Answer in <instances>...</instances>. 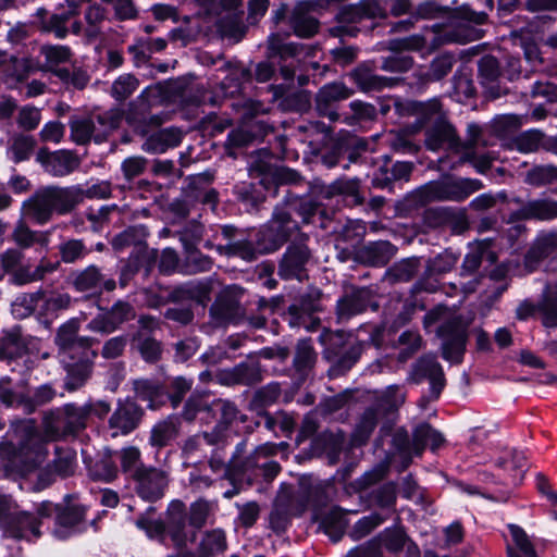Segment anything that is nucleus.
I'll return each instance as SVG.
<instances>
[{"label":"nucleus","instance_id":"49","mask_svg":"<svg viewBox=\"0 0 557 557\" xmlns=\"http://www.w3.org/2000/svg\"><path fill=\"white\" fill-rule=\"evenodd\" d=\"M48 14L47 10L40 8L37 10V16L40 21V29L47 33H53L57 38H65L69 29L66 24L69 22V15L63 14H52L49 18H45Z\"/></svg>","mask_w":557,"mask_h":557},{"label":"nucleus","instance_id":"63","mask_svg":"<svg viewBox=\"0 0 557 557\" xmlns=\"http://www.w3.org/2000/svg\"><path fill=\"white\" fill-rule=\"evenodd\" d=\"M12 237L15 244L23 249L29 248L35 244L46 246L48 243L46 235L32 231L24 222H20L15 226Z\"/></svg>","mask_w":557,"mask_h":557},{"label":"nucleus","instance_id":"29","mask_svg":"<svg viewBox=\"0 0 557 557\" xmlns=\"http://www.w3.org/2000/svg\"><path fill=\"white\" fill-rule=\"evenodd\" d=\"M511 541L506 545L508 557H539L531 536L518 524H508Z\"/></svg>","mask_w":557,"mask_h":557},{"label":"nucleus","instance_id":"14","mask_svg":"<svg viewBox=\"0 0 557 557\" xmlns=\"http://www.w3.org/2000/svg\"><path fill=\"white\" fill-rule=\"evenodd\" d=\"M133 480L135 481V490L138 496L148 502L161 499L169 485L168 473L154 467H147L137 471Z\"/></svg>","mask_w":557,"mask_h":557},{"label":"nucleus","instance_id":"8","mask_svg":"<svg viewBox=\"0 0 557 557\" xmlns=\"http://www.w3.org/2000/svg\"><path fill=\"white\" fill-rule=\"evenodd\" d=\"M482 188L483 184L475 178L446 177L423 185L417 195L422 202H461Z\"/></svg>","mask_w":557,"mask_h":557},{"label":"nucleus","instance_id":"58","mask_svg":"<svg viewBox=\"0 0 557 557\" xmlns=\"http://www.w3.org/2000/svg\"><path fill=\"white\" fill-rule=\"evenodd\" d=\"M23 343L18 329L3 332L0 337V360L13 359L21 355Z\"/></svg>","mask_w":557,"mask_h":557},{"label":"nucleus","instance_id":"27","mask_svg":"<svg viewBox=\"0 0 557 557\" xmlns=\"http://www.w3.org/2000/svg\"><path fill=\"white\" fill-rule=\"evenodd\" d=\"M349 77L363 92L379 91L396 84L392 77L381 76L374 73L367 64H361L349 73Z\"/></svg>","mask_w":557,"mask_h":557},{"label":"nucleus","instance_id":"54","mask_svg":"<svg viewBox=\"0 0 557 557\" xmlns=\"http://www.w3.org/2000/svg\"><path fill=\"white\" fill-rule=\"evenodd\" d=\"M36 147V140L30 135L18 134L12 137L9 146L11 159L18 163L30 158Z\"/></svg>","mask_w":557,"mask_h":557},{"label":"nucleus","instance_id":"59","mask_svg":"<svg viewBox=\"0 0 557 557\" xmlns=\"http://www.w3.org/2000/svg\"><path fill=\"white\" fill-rule=\"evenodd\" d=\"M66 425L70 434H74L86 426V419L91 413V405L77 407L73 404L63 406Z\"/></svg>","mask_w":557,"mask_h":557},{"label":"nucleus","instance_id":"48","mask_svg":"<svg viewBox=\"0 0 557 557\" xmlns=\"http://www.w3.org/2000/svg\"><path fill=\"white\" fill-rule=\"evenodd\" d=\"M380 416L381 411L377 408H369L363 412L352 435L354 444L362 445L368 441L376 426Z\"/></svg>","mask_w":557,"mask_h":557},{"label":"nucleus","instance_id":"26","mask_svg":"<svg viewBox=\"0 0 557 557\" xmlns=\"http://www.w3.org/2000/svg\"><path fill=\"white\" fill-rule=\"evenodd\" d=\"M140 418L141 412L136 404L126 401L120 405L109 421L110 428L115 430L112 435L117 436L132 432L137 428Z\"/></svg>","mask_w":557,"mask_h":557},{"label":"nucleus","instance_id":"22","mask_svg":"<svg viewBox=\"0 0 557 557\" xmlns=\"http://www.w3.org/2000/svg\"><path fill=\"white\" fill-rule=\"evenodd\" d=\"M372 301V293L368 288H351L337 301V318L339 321L363 312Z\"/></svg>","mask_w":557,"mask_h":557},{"label":"nucleus","instance_id":"43","mask_svg":"<svg viewBox=\"0 0 557 557\" xmlns=\"http://www.w3.org/2000/svg\"><path fill=\"white\" fill-rule=\"evenodd\" d=\"M539 310L543 314V323L545 326H557V284L546 285L543 298L539 305Z\"/></svg>","mask_w":557,"mask_h":557},{"label":"nucleus","instance_id":"51","mask_svg":"<svg viewBox=\"0 0 557 557\" xmlns=\"http://www.w3.org/2000/svg\"><path fill=\"white\" fill-rule=\"evenodd\" d=\"M45 293L37 290L35 293H23L12 302V312L18 319L29 317L37 308Z\"/></svg>","mask_w":557,"mask_h":557},{"label":"nucleus","instance_id":"31","mask_svg":"<svg viewBox=\"0 0 557 557\" xmlns=\"http://www.w3.org/2000/svg\"><path fill=\"white\" fill-rule=\"evenodd\" d=\"M180 428V419L175 416H169L168 418L157 422L150 432V445L158 448L168 446L178 436Z\"/></svg>","mask_w":557,"mask_h":557},{"label":"nucleus","instance_id":"50","mask_svg":"<svg viewBox=\"0 0 557 557\" xmlns=\"http://www.w3.org/2000/svg\"><path fill=\"white\" fill-rule=\"evenodd\" d=\"M556 249L557 233L550 232L541 234L528 252V259L530 261H540L549 257Z\"/></svg>","mask_w":557,"mask_h":557},{"label":"nucleus","instance_id":"10","mask_svg":"<svg viewBox=\"0 0 557 557\" xmlns=\"http://www.w3.org/2000/svg\"><path fill=\"white\" fill-rule=\"evenodd\" d=\"M263 228L260 232V238L258 239V248L246 238H237L236 228L231 225H224L222 227V235L227 239V244L214 246L212 239H207L205 247L207 249L215 248L221 256L226 257H238L246 261H252L257 258L258 253H267L262 250V247L270 243L269 237L263 236Z\"/></svg>","mask_w":557,"mask_h":557},{"label":"nucleus","instance_id":"45","mask_svg":"<svg viewBox=\"0 0 557 557\" xmlns=\"http://www.w3.org/2000/svg\"><path fill=\"white\" fill-rule=\"evenodd\" d=\"M102 281L103 275L96 265H89L73 275V286L78 292L96 290L100 287Z\"/></svg>","mask_w":557,"mask_h":557},{"label":"nucleus","instance_id":"62","mask_svg":"<svg viewBox=\"0 0 557 557\" xmlns=\"http://www.w3.org/2000/svg\"><path fill=\"white\" fill-rule=\"evenodd\" d=\"M292 26L297 36L309 38L318 32L319 23L313 16L297 8L292 16Z\"/></svg>","mask_w":557,"mask_h":557},{"label":"nucleus","instance_id":"33","mask_svg":"<svg viewBox=\"0 0 557 557\" xmlns=\"http://www.w3.org/2000/svg\"><path fill=\"white\" fill-rule=\"evenodd\" d=\"M136 396L148 403L150 409L160 408L168 400L164 388L154 381L140 379L134 382Z\"/></svg>","mask_w":557,"mask_h":557},{"label":"nucleus","instance_id":"7","mask_svg":"<svg viewBox=\"0 0 557 557\" xmlns=\"http://www.w3.org/2000/svg\"><path fill=\"white\" fill-rule=\"evenodd\" d=\"M122 120L120 110H109L97 115L75 116L70 121L71 138L77 145H86L91 139L102 143Z\"/></svg>","mask_w":557,"mask_h":557},{"label":"nucleus","instance_id":"9","mask_svg":"<svg viewBox=\"0 0 557 557\" xmlns=\"http://www.w3.org/2000/svg\"><path fill=\"white\" fill-rule=\"evenodd\" d=\"M79 329L81 321L77 318L70 319L58 329L54 343L62 361L74 360L81 355L84 358L98 356L97 351L91 349L98 341L88 336H78Z\"/></svg>","mask_w":557,"mask_h":557},{"label":"nucleus","instance_id":"28","mask_svg":"<svg viewBox=\"0 0 557 557\" xmlns=\"http://www.w3.org/2000/svg\"><path fill=\"white\" fill-rule=\"evenodd\" d=\"M95 358H84L82 355L74 360L65 359L66 377L64 387L69 392L81 388L89 379Z\"/></svg>","mask_w":557,"mask_h":557},{"label":"nucleus","instance_id":"17","mask_svg":"<svg viewBox=\"0 0 557 557\" xmlns=\"http://www.w3.org/2000/svg\"><path fill=\"white\" fill-rule=\"evenodd\" d=\"M36 160L47 173L55 177L66 176L81 165L79 157L70 150L50 152L48 149L41 148L36 154Z\"/></svg>","mask_w":557,"mask_h":557},{"label":"nucleus","instance_id":"40","mask_svg":"<svg viewBox=\"0 0 557 557\" xmlns=\"http://www.w3.org/2000/svg\"><path fill=\"white\" fill-rule=\"evenodd\" d=\"M211 410L214 417H219L218 424L212 431H220L225 436V431L238 419L239 410L234 403L225 399L212 400Z\"/></svg>","mask_w":557,"mask_h":557},{"label":"nucleus","instance_id":"61","mask_svg":"<svg viewBox=\"0 0 557 557\" xmlns=\"http://www.w3.org/2000/svg\"><path fill=\"white\" fill-rule=\"evenodd\" d=\"M139 87V81L133 74L120 75L111 86L110 94L116 101L128 99Z\"/></svg>","mask_w":557,"mask_h":557},{"label":"nucleus","instance_id":"21","mask_svg":"<svg viewBox=\"0 0 557 557\" xmlns=\"http://www.w3.org/2000/svg\"><path fill=\"white\" fill-rule=\"evenodd\" d=\"M354 91L345 84L334 82L324 85L315 96V109L320 115L327 116L331 121H336V103L348 99Z\"/></svg>","mask_w":557,"mask_h":557},{"label":"nucleus","instance_id":"38","mask_svg":"<svg viewBox=\"0 0 557 557\" xmlns=\"http://www.w3.org/2000/svg\"><path fill=\"white\" fill-rule=\"evenodd\" d=\"M361 10L359 3L343 7L336 15L337 30L343 35L355 36L359 32L356 25L364 20Z\"/></svg>","mask_w":557,"mask_h":557},{"label":"nucleus","instance_id":"19","mask_svg":"<svg viewBox=\"0 0 557 557\" xmlns=\"http://www.w3.org/2000/svg\"><path fill=\"white\" fill-rule=\"evenodd\" d=\"M135 317L134 308L125 301H117L106 312L99 313L88 324L87 330L101 334L114 332L122 323Z\"/></svg>","mask_w":557,"mask_h":557},{"label":"nucleus","instance_id":"52","mask_svg":"<svg viewBox=\"0 0 557 557\" xmlns=\"http://www.w3.org/2000/svg\"><path fill=\"white\" fill-rule=\"evenodd\" d=\"M226 549V539L222 531L213 530L202 537L198 555L199 557H214Z\"/></svg>","mask_w":557,"mask_h":557},{"label":"nucleus","instance_id":"16","mask_svg":"<svg viewBox=\"0 0 557 557\" xmlns=\"http://www.w3.org/2000/svg\"><path fill=\"white\" fill-rule=\"evenodd\" d=\"M311 260V252L304 244H292L284 253L280 265L278 275L284 280L302 281L307 277V264Z\"/></svg>","mask_w":557,"mask_h":557},{"label":"nucleus","instance_id":"39","mask_svg":"<svg viewBox=\"0 0 557 557\" xmlns=\"http://www.w3.org/2000/svg\"><path fill=\"white\" fill-rule=\"evenodd\" d=\"M55 395L57 392L51 385L44 384L38 386L30 396L21 394L18 406L25 413L30 414L35 412L38 407L52 401Z\"/></svg>","mask_w":557,"mask_h":557},{"label":"nucleus","instance_id":"57","mask_svg":"<svg viewBox=\"0 0 557 557\" xmlns=\"http://www.w3.org/2000/svg\"><path fill=\"white\" fill-rule=\"evenodd\" d=\"M147 236L146 230L143 226H132L124 232L117 234L112 239V247L115 250H123L127 247L134 246L140 248Z\"/></svg>","mask_w":557,"mask_h":557},{"label":"nucleus","instance_id":"64","mask_svg":"<svg viewBox=\"0 0 557 557\" xmlns=\"http://www.w3.org/2000/svg\"><path fill=\"white\" fill-rule=\"evenodd\" d=\"M89 252L82 239H67L59 245V253L64 263H74Z\"/></svg>","mask_w":557,"mask_h":557},{"label":"nucleus","instance_id":"47","mask_svg":"<svg viewBox=\"0 0 557 557\" xmlns=\"http://www.w3.org/2000/svg\"><path fill=\"white\" fill-rule=\"evenodd\" d=\"M275 454V446L273 444H264L259 446L253 454L247 457L245 460H242V456L238 458V469L235 470V476L237 474H245L249 471H255L259 473L260 471V460L268 459V457Z\"/></svg>","mask_w":557,"mask_h":557},{"label":"nucleus","instance_id":"34","mask_svg":"<svg viewBox=\"0 0 557 557\" xmlns=\"http://www.w3.org/2000/svg\"><path fill=\"white\" fill-rule=\"evenodd\" d=\"M244 12L226 11L218 18L216 28L223 38L238 41L245 34V25L243 23Z\"/></svg>","mask_w":557,"mask_h":557},{"label":"nucleus","instance_id":"5","mask_svg":"<svg viewBox=\"0 0 557 557\" xmlns=\"http://www.w3.org/2000/svg\"><path fill=\"white\" fill-rule=\"evenodd\" d=\"M297 212L305 223H309L311 216L317 211V205L311 200H304L295 197L287 202V208L276 207L271 221L268 223L264 237H269L270 243L262 247L265 252H272L278 249L292 233L298 228L297 223L292 219V212Z\"/></svg>","mask_w":557,"mask_h":557},{"label":"nucleus","instance_id":"24","mask_svg":"<svg viewBox=\"0 0 557 557\" xmlns=\"http://www.w3.org/2000/svg\"><path fill=\"white\" fill-rule=\"evenodd\" d=\"M224 445L225 438L223 437V442L220 445L212 446L213 449L209 459V466L214 473L223 472V478L233 482L235 479V470L238 469V458L243 456L246 443L240 442L236 446V449L228 461L225 460V455L223 454Z\"/></svg>","mask_w":557,"mask_h":557},{"label":"nucleus","instance_id":"23","mask_svg":"<svg viewBox=\"0 0 557 557\" xmlns=\"http://www.w3.org/2000/svg\"><path fill=\"white\" fill-rule=\"evenodd\" d=\"M518 220L550 221L557 219V201L550 198L529 200L515 211Z\"/></svg>","mask_w":557,"mask_h":557},{"label":"nucleus","instance_id":"32","mask_svg":"<svg viewBox=\"0 0 557 557\" xmlns=\"http://www.w3.org/2000/svg\"><path fill=\"white\" fill-rule=\"evenodd\" d=\"M262 380L258 363H239L222 374V382L227 385H255Z\"/></svg>","mask_w":557,"mask_h":557},{"label":"nucleus","instance_id":"20","mask_svg":"<svg viewBox=\"0 0 557 557\" xmlns=\"http://www.w3.org/2000/svg\"><path fill=\"white\" fill-rule=\"evenodd\" d=\"M212 319L216 324H238L244 320L237 294L234 289H224L210 308Z\"/></svg>","mask_w":557,"mask_h":557},{"label":"nucleus","instance_id":"44","mask_svg":"<svg viewBox=\"0 0 557 557\" xmlns=\"http://www.w3.org/2000/svg\"><path fill=\"white\" fill-rule=\"evenodd\" d=\"M268 126L261 122L246 125L232 131L228 134V143L234 147H244L249 145L253 139L265 135Z\"/></svg>","mask_w":557,"mask_h":557},{"label":"nucleus","instance_id":"25","mask_svg":"<svg viewBox=\"0 0 557 557\" xmlns=\"http://www.w3.org/2000/svg\"><path fill=\"white\" fill-rule=\"evenodd\" d=\"M224 435L220 431L202 432L189 436L182 447L186 459H197L207 456L209 447L218 446L223 442Z\"/></svg>","mask_w":557,"mask_h":557},{"label":"nucleus","instance_id":"1","mask_svg":"<svg viewBox=\"0 0 557 557\" xmlns=\"http://www.w3.org/2000/svg\"><path fill=\"white\" fill-rule=\"evenodd\" d=\"M215 509V503L198 499L193 503L187 516L186 506L173 500L168 508V534L177 548H185L196 539V530L201 529Z\"/></svg>","mask_w":557,"mask_h":557},{"label":"nucleus","instance_id":"55","mask_svg":"<svg viewBox=\"0 0 557 557\" xmlns=\"http://www.w3.org/2000/svg\"><path fill=\"white\" fill-rule=\"evenodd\" d=\"M317 360V354L308 339L299 341L296 347V354L294 358V366L298 373L301 375L307 374Z\"/></svg>","mask_w":557,"mask_h":557},{"label":"nucleus","instance_id":"42","mask_svg":"<svg viewBox=\"0 0 557 557\" xmlns=\"http://www.w3.org/2000/svg\"><path fill=\"white\" fill-rule=\"evenodd\" d=\"M426 146L431 150H438L444 145L449 148L458 146V137L455 128L449 124H440L428 132Z\"/></svg>","mask_w":557,"mask_h":557},{"label":"nucleus","instance_id":"6","mask_svg":"<svg viewBox=\"0 0 557 557\" xmlns=\"http://www.w3.org/2000/svg\"><path fill=\"white\" fill-rule=\"evenodd\" d=\"M11 428L18 446L16 456L21 462L18 470L22 473H27L45 461L46 445L40 438L33 419L15 421Z\"/></svg>","mask_w":557,"mask_h":557},{"label":"nucleus","instance_id":"30","mask_svg":"<svg viewBox=\"0 0 557 557\" xmlns=\"http://www.w3.org/2000/svg\"><path fill=\"white\" fill-rule=\"evenodd\" d=\"M182 140V133L177 128H163L147 137L141 149L148 153H163L176 147Z\"/></svg>","mask_w":557,"mask_h":557},{"label":"nucleus","instance_id":"53","mask_svg":"<svg viewBox=\"0 0 557 557\" xmlns=\"http://www.w3.org/2000/svg\"><path fill=\"white\" fill-rule=\"evenodd\" d=\"M394 253V246L388 242H374L362 249V257L373 265L386 264Z\"/></svg>","mask_w":557,"mask_h":557},{"label":"nucleus","instance_id":"56","mask_svg":"<svg viewBox=\"0 0 557 557\" xmlns=\"http://www.w3.org/2000/svg\"><path fill=\"white\" fill-rule=\"evenodd\" d=\"M359 181L356 178H339L333 182L326 190V195H343L351 199L354 205L362 203L363 198L359 193Z\"/></svg>","mask_w":557,"mask_h":557},{"label":"nucleus","instance_id":"35","mask_svg":"<svg viewBox=\"0 0 557 557\" xmlns=\"http://www.w3.org/2000/svg\"><path fill=\"white\" fill-rule=\"evenodd\" d=\"M544 139L545 134L540 129H529L510 138L506 146L522 153H531L544 146Z\"/></svg>","mask_w":557,"mask_h":557},{"label":"nucleus","instance_id":"41","mask_svg":"<svg viewBox=\"0 0 557 557\" xmlns=\"http://www.w3.org/2000/svg\"><path fill=\"white\" fill-rule=\"evenodd\" d=\"M443 442L442 434L429 424H420L413 431L412 447L416 455H420L425 447L435 450Z\"/></svg>","mask_w":557,"mask_h":557},{"label":"nucleus","instance_id":"3","mask_svg":"<svg viewBox=\"0 0 557 557\" xmlns=\"http://www.w3.org/2000/svg\"><path fill=\"white\" fill-rule=\"evenodd\" d=\"M437 322H443L437 330V335L442 339L443 358L450 362H460L467 341V326L461 317L438 305L424 315L423 326L429 330Z\"/></svg>","mask_w":557,"mask_h":557},{"label":"nucleus","instance_id":"18","mask_svg":"<svg viewBox=\"0 0 557 557\" xmlns=\"http://www.w3.org/2000/svg\"><path fill=\"white\" fill-rule=\"evenodd\" d=\"M76 466V451L70 447L57 446L52 463L38 474L37 490L49 486L53 481V474L62 478L72 475Z\"/></svg>","mask_w":557,"mask_h":557},{"label":"nucleus","instance_id":"4","mask_svg":"<svg viewBox=\"0 0 557 557\" xmlns=\"http://www.w3.org/2000/svg\"><path fill=\"white\" fill-rule=\"evenodd\" d=\"M79 196L78 186H48L37 190L24 208L28 216L44 224L53 213L63 215L73 211L79 205Z\"/></svg>","mask_w":557,"mask_h":557},{"label":"nucleus","instance_id":"12","mask_svg":"<svg viewBox=\"0 0 557 557\" xmlns=\"http://www.w3.org/2000/svg\"><path fill=\"white\" fill-rule=\"evenodd\" d=\"M329 341L330 344L324 351V356L332 362L331 372L334 375L344 374L359 360L362 346L359 343L343 345L342 334H332Z\"/></svg>","mask_w":557,"mask_h":557},{"label":"nucleus","instance_id":"46","mask_svg":"<svg viewBox=\"0 0 557 557\" xmlns=\"http://www.w3.org/2000/svg\"><path fill=\"white\" fill-rule=\"evenodd\" d=\"M85 516V510L78 505H67L65 507H59L57 513V525L55 533L60 537H64L66 534L62 529H70L79 524Z\"/></svg>","mask_w":557,"mask_h":557},{"label":"nucleus","instance_id":"37","mask_svg":"<svg viewBox=\"0 0 557 557\" xmlns=\"http://www.w3.org/2000/svg\"><path fill=\"white\" fill-rule=\"evenodd\" d=\"M300 181V175L288 168H269L265 173H263L260 183L264 186L267 190H270L271 187H274L273 195L275 196L277 193V187L281 185H289L296 184Z\"/></svg>","mask_w":557,"mask_h":557},{"label":"nucleus","instance_id":"15","mask_svg":"<svg viewBox=\"0 0 557 557\" xmlns=\"http://www.w3.org/2000/svg\"><path fill=\"white\" fill-rule=\"evenodd\" d=\"M424 380H429L431 385L430 398L437 399L445 386V376L441 364L434 357L423 356L412 366L408 381L419 384Z\"/></svg>","mask_w":557,"mask_h":557},{"label":"nucleus","instance_id":"36","mask_svg":"<svg viewBox=\"0 0 557 557\" xmlns=\"http://www.w3.org/2000/svg\"><path fill=\"white\" fill-rule=\"evenodd\" d=\"M63 407L46 411L42 417V429L48 440H58L69 435Z\"/></svg>","mask_w":557,"mask_h":557},{"label":"nucleus","instance_id":"2","mask_svg":"<svg viewBox=\"0 0 557 557\" xmlns=\"http://www.w3.org/2000/svg\"><path fill=\"white\" fill-rule=\"evenodd\" d=\"M305 54V47L296 42H285L278 34H272L268 38L267 60L257 64L255 78L259 83L269 82L275 74V69L285 81H293L296 71Z\"/></svg>","mask_w":557,"mask_h":557},{"label":"nucleus","instance_id":"60","mask_svg":"<svg viewBox=\"0 0 557 557\" xmlns=\"http://www.w3.org/2000/svg\"><path fill=\"white\" fill-rule=\"evenodd\" d=\"M211 410V401L208 400V397L202 394H193L186 401L182 417L186 421H194L199 413L205 414L201 419L207 420V417L210 416Z\"/></svg>","mask_w":557,"mask_h":557},{"label":"nucleus","instance_id":"13","mask_svg":"<svg viewBox=\"0 0 557 557\" xmlns=\"http://www.w3.org/2000/svg\"><path fill=\"white\" fill-rule=\"evenodd\" d=\"M440 25L433 26L434 34H413L404 38L391 39L387 41L386 48L394 52L413 51L431 53L440 46L448 41H459L453 35H447L446 38H441L436 33L440 30Z\"/></svg>","mask_w":557,"mask_h":557},{"label":"nucleus","instance_id":"11","mask_svg":"<svg viewBox=\"0 0 557 557\" xmlns=\"http://www.w3.org/2000/svg\"><path fill=\"white\" fill-rule=\"evenodd\" d=\"M0 524L4 535L11 539L32 541L41 536L40 520L29 511L10 508L0 519Z\"/></svg>","mask_w":557,"mask_h":557}]
</instances>
